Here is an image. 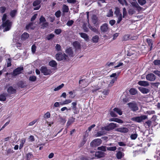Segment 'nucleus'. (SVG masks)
<instances>
[{"label":"nucleus","instance_id":"f257e3e1","mask_svg":"<svg viewBox=\"0 0 160 160\" xmlns=\"http://www.w3.org/2000/svg\"><path fill=\"white\" fill-rule=\"evenodd\" d=\"M117 124L116 123L111 122L108 125L102 127L101 130L102 131L105 130L108 131H111L118 127Z\"/></svg>","mask_w":160,"mask_h":160},{"label":"nucleus","instance_id":"f03ea898","mask_svg":"<svg viewBox=\"0 0 160 160\" xmlns=\"http://www.w3.org/2000/svg\"><path fill=\"white\" fill-rule=\"evenodd\" d=\"M127 104L131 110L133 112H136L139 109L137 103L134 101L129 102Z\"/></svg>","mask_w":160,"mask_h":160},{"label":"nucleus","instance_id":"7ed1b4c3","mask_svg":"<svg viewBox=\"0 0 160 160\" xmlns=\"http://www.w3.org/2000/svg\"><path fill=\"white\" fill-rule=\"evenodd\" d=\"M148 118V116L146 115H141L140 116L134 117L131 118L132 121L138 123L143 122V120Z\"/></svg>","mask_w":160,"mask_h":160},{"label":"nucleus","instance_id":"20e7f679","mask_svg":"<svg viewBox=\"0 0 160 160\" xmlns=\"http://www.w3.org/2000/svg\"><path fill=\"white\" fill-rule=\"evenodd\" d=\"M68 57V55H66L65 53H62L61 52H59L56 55L57 60L59 61L66 60Z\"/></svg>","mask_w":160,"mask_h":160},{"label":"nucleus","instance_id":"39448f33","mask_svg":"<svg viewBox=\"0 0 160 160\" xmlns=\"http://www.w3.org/2000/svg\"><path fill=\"white\" fill-rule=\"evenodd\" d=\"M2 26L4 28L3 30L4 32L9 31L11 28V22L9 20H7L6 21L2 22Z\"/></svg>","mask_w":160,"mask_h":160},{"label":"nucleus","instance_id":"423d86ee","mask_svg":"<svg viewBox=\"0 0 160 160\" xmlns=\"http://www.w3.org/2000/svg\"><path fill=\"white\" fill-rule=\"evenodd\" d=\"M102 141L100 139H96L92 141L90 143V146L92 147H96L99 146L102 143Z\"/></svg>","mask_w":160,"mask_h":160},{"label":"nucleus","instance_id":"0eeeda50","mask_svg":"<svg viewBox=\"0 0 160 160\" xmlns=\"http://www.w3.org/2000/svg\"><path fill=\"white\" fill-rule=\"evenodd\" d=\"M40 70L41 73L46 76L50 75L52 73V72L50 69H48L45 66H42Z\"/></svg>","mask_w":160,"mask_h":160},{"label":"nucleus","instance_id":"6e6552de","mask_svg":"<svg viewBox=\"0 0 160 160\" xmlns=\"http://www.w3.org/2000/svg\"><path fill=\"white\" fill-rule=\"evenodd\" d=\"M23 70V68L22 67H19L14 70L12 73V75L14 76H15L21 74L22 73V71Z\"/></svg>","mask_w":160,"mask_h":160},{"label":"nucleus","instance_id":"1a4fd4ad","mask_svg":"<svg viewBox=\"0 0 160 160\" xmlns=\"http://www.w3.org/2000/svg\"><path fill=\"white\" fill-rule=\"evenodd\" d=\"M100 29L102 33H106L109 30V27L108 24L104 23L100 27Z\"/></svg>","mask_w":160,"mask_h":160},{"label":"nucleus","instance_id":"9d476101","mask_svg":"<svg viewBox=\"0 0 160 160\" xmlns=\"http://www.w3.org/2000/svg\"><path fill=\"white\" fill-rule=\"evenodd\" d=\"M147 80L150 81H153L156 79V76L152 73L148 74L146 76Z\"/></svg>","mask_w":160,"mask_h":160},{"label":"nucleus","instance_id":"9b49d317","mask_svg":"<svg viewBox=\"0 0 160 160\" xmlns=\"http://www.w3.org/2000/svg\"><path fill=\"white\" fill-rule=\"evenodd\" d=\"M131 4L132 6L137 9V10L138 12L142 10V8L139 6L138 4L136 2H132L131 3Z\"/></svg>","mask_w":160,"mask_h":160},{"label":"nucleus","instance_id":"f8f14e48","mask_svg":"<svg viewBox=\"0 0 160 160\" xmlns=\"http://www.w3.org/2000/svg\"><path fill=\"white\" fill-rule=\"evenodd\" d=\"M72 110L73 111V113L74 114H77L79 112V111H78V109L77 107V102H73L72 103Z\"/></svg>","mask_w":160,"mask_h":160},{"label":"nucleus","instance_id":"ddd939ff","mask_svg":"<svg viewBox=\"0 0 160 160\" xmlns=\"http://www.w3.org/2000/svg\"><path fill=\"white\" fill-rule=\"evenodd\" d=\"M116 131L118 132L125 133L128 132L129 131V130L127 128L122 127L117 128Z\"/></svg>","mask_w":160,"mask_h":160},{"label":"nucleus","instance_id":"4468645a","mask_svg":"<svg viewBox=\"0 0 160 160\" xmlns=\"http://www.w3.org/2000/svg\"><path fill=\"white\" fill-rule=\"evenodd\" d=\"M138 89L142 93L144 94H147L150 92L149 89L143 87H139Z\"/></svg>","mask_w":160,"mask_h":160},{"label":"nucleus","instance_id":"2eb2a0df","mask_svg":"<svg viewBox=\"0 0 160 160\" xmlns=\"http://www.w3.org/2000/svg\"><path fill=\"white\" fill-rule=\"evenodd\" d=\"M7 92L8 93L13 94L16 93L17 90L16 89L14 88L12 86H10L7 89Z\"/></svg>","mask_w":160,"mask_h":160},{"label":"nucleus","instance_id":"dca6fc26","mask_svg":"<svg viewBox=\"0 0 160 160\" xmlns=\"http://www.w3.org/2000/svg\"><path fill=\"white\" fill-rule=\"evenodd\" d=\"M146 42L149 46L150 47V50H151L153 47V42L152 40L150 38H148L146 39Z\"/></svg>","mask_w":160,"mask_h":160},{"label":"nucleus","instance_id":"f3484780","mask_svg":"<svg viewBox=\"0 0 160 160\" xmlns=\"http://www.w3.org/2000/svg\"><path fill=\"white\" fill-rule=\"evenodd\" d=\"M73 45L76 50L80 49L81 48V45L78 41H75L73 42Z\"/></svg>","mask_w":160,"mask_h":160},{"label":"nucleus","instance_id":"a211bd4d","mask_svg":"<svg viewBox=\"0 0 160 160\" xmlns=\"http://www.w3.org/2000/svg\"><path fill=\"white\" fill-rule=\"evenodd\" d=\"M138 84L140 86L147 87L149 85L148 82L145 81H139Z\"/></svg>","mask_w":160,"mask_h":160},{"label":"nucleus","instance_id":"6ab92c4d","mask_svg":"<svg viewBox=\"0 0 160 160\" xmlns=\"http://www.w3.org/2000/svg\"><path fill=\"white\" fill-rule=\"evenodd\" d=\"M95 156L98 158H103L105 156V153L102 151L97 152L95 153Z\"/></svg>","mask_w":160,"mask_h":160},{"label":"nucleus","instance_id":"aec40b11","mask_svg":"<svg viewBox=\"0 0 160 160\" xmlns=\"http://www.w3.org/2000/svg\"><path fill=\"white\" fill-rule=\"evenodd\" d=\"M92 21L93 24L95 25L98 24V18L95 15H93L92 18Z\"/></svg>","mask_w":160,"mask_h":160},{"label":"nucleus","instance_id":"412c9836","mask_svg":"<svg viewBox=\"0 0 160 160\" xmlns=\"http://www.w3.org/2000/svg\"><path fill=\"white\" fill-rule=\"evenodd\" d=\"M65 52L70 57H72L73 52L71 47H69L66 49Z\"/></svg>","mask_w":160,"mask_h":160},{"label":"nucleus","instance_id":"4be33fe9","mask_svg":"<svg viewBox=\"0 0 160 160\" xmlns=\"http://www.w3.org/2000/svg\"><path fill=\"white\" fill-rule=\"evenodd\" d=\"M79 34L80 35V36L82 38H84L85 41H88L89 40V37L86 33L83 32H80L79 33Z\"/></svg>","mask_w":160,"mask_h":160},{"label":"nucleus","instance_id":"5701e85b","mask_svg":"<svg viewBox=\"0 0 160 160\" xmlns=\"http://www.w3.org/2000/svg\"><path fill=\"white\" fill-rule=\"evenodd\" d=\"M29 37V34L27 32H24L21 36V39L22 41H24Z\"/></svg>","mask_w":160,"mask_h":160},{"label":"nucleus","instance_id":"b1692460","mask_svg":"<svg viewBox=\"0 0 160 160\" xmlns=\"http://www.w3.org/2000/svg\"><path fill=\"white\" fill-rule=\"evenodd\" d=\"M75 118L73 117H70L66 125L68 127L72 123L75 121Z\"/></svg>","mask_w":160,"mask_h":160},{"label":"nucleus","instance_id":"393cba45","mask_svg":"<svg viewBox=\"0 0 160 160\" xmlns=\"http://www.w3.org/2000/svg\"><path fill=\"white\" fill-rule=\"evenodd\" d=\"M124 155V154L121 151H118L116 155V157L117 159H121Z\"/></svg>","mask_w":160,"mask_h":160},{"label":"nucleus","instance_id":"a878e982","mask_svg":"<svg viewBox=\"0 0 160 160\" xmlns=\"http://www.w3.org/2000/svg\"><path fill=\"white\" fill-rule=\"evenodd\" d=\"M130 94L131 95H135L138 93V91L136 89L134 88H131L129 90Z\"/></svg>","mask_w":160,"mask_h":160},{"label":"nucleus","instance_id":"bb28decb","mask_svg":"<svg viewBox=\"0 0 160 160\" xmlns=\"http://www.w3.org/2000/svg\"><path fill=\"white\" fill-rule=\"evenodd\" d=\"M49 65L52 67H56L57 65L56 62L54 60L50 61L48 63Z\"/></svg>","mask_w":160,"mask_h":160},{"label":"nucleus","instance_id":"cd10ccee","mask_svg":"<svg viewBox=\"0 0 160 160\" xmlns=\"http://www.w3.org/2000/svg\"><path fill=\"white\" fill-rule=\"evenodd\" d=\"M26 160H30L33 157V156L32 152H29L26 154Z\"/></svg>","mask_w":160,"mask_h":160},{"label":"nucleus","instance_id":"c85d7f7f","mask_svg":"<svg viewBox=\"0 0 160 160\" xmlns=\"http://www.w3.org/2000/svg\"><path fill=\"white\" fill-rule=\"evenodd\" d=\"M113 110L114 112H116L120 115H121L122 114V112L121 110L118 108H115L113 109Z\"/></svg>","mask_w":160,"mask_h":160},{"label":"nucleus","instance_id":"c756f323","mask_svg":"<svg viewBox=\"0 0 160 160\" xmlns=\"http://www.w3.org/2000/svg\"><path fill=\"white\" fill-rule=\"evenodd\" d=\"M99 38V36L96 35L92 37V40L93 42L96 43L98 42Z\"/></svg>","mask_w":160,"mask_h":160},{"label":"nucleus","instance_id":"7c9ffc66","mask_svg":"<svg viewBox=\"0 0 160 160\" xmlns=\"http://www.w3.org/2000/svg\"><path fill=\"white\" fill-rule=\"evenodd\" d=\"M26 142V139L25 138H23L21 140V142L20 144L19 149H21L23 147L24 144Z\"/></svg>","mask_w":160,"mask_h":160},{"label":"nucleus","instance_id":"2f4dec72","mask_svg":"<svg viewBox=\"0 0 160 160\" xmlns=\"http://www.w3.org/2000/svg\"><path fill=\"white\" fill-rule=\"evenodd\" d=\"M121 13L119 8L118 7H116L115 10L114 12V14L116 16L118 17L119 15H120Z\"/></svg>","mask_w":160,"mask_h":160},{"label":"nucleus","instance_id":"473e14b6","mask_svg":"<svg viewBox=\"0 0 160 160\" xmlns=\"http://www.w3.org/2000/svg\"><path fill=\"white\" fill-rule=\"evenodd\" d=\"M18 85L19 87L23 88L26 87V85L22 81H20L18 83Z\"/></svg>","mask_w":160,"mask_h":160},{"label":"nucleus","instance_id":"72a5a7b5","mask_svg":"<svg viewBox=\"0 0 160 160\" xmlns=\"http://www.w3.org/2000/svg\"><path fill=\"white\" fill-rule=\"evenodd\" d=\"M62 11L63 12H68L69 8L68 6L64 4L62 7Z\"/></svg>","mask_w":160,"mask_h":160},{"label":"nucleus","instance_id":"f704fd0d","mask_svg":"<svg viewBox=\"0 0 160 160\" xmlns=\"http://www.w3.org/2000/svg\"><path fill=\"white\" fill-rule=\"evenodd\" d=\"M41 0H36L33 2L32 5L33 6H36L38 5L41 3Z\"/></svg>","mask_w":160,"mask_h":160},{"label":"nucleus","instance_id":"c9c22d12","mask_svg":"<svg viewBox=\"0 0 160 160\" xmlns=\"http://www.w3.org/2000/svg\"><path fill=\"white\" fill-rule=\"evenodd\" d=\"M72 100L70 99H67L64 101L62 102H60L61 105H64L71 102Z\"/></svg>","mask_w":160,"mask_h":160},{"label":"nucleus","instance_id":"e433bc0d","mask_svg":"<svg viewBox=\"0 0 160 160\" xmlns=\"http://www.w3.org/2000/svg\"><path fill=\"white\" fill-rule=\"evenodd\" d=\"M54 37L55 35L54 34L52 33H51L47 35V36L46 37V38L48 40H49L53 38Z\"/></svg>","mask_w":160,"mask_h":160},{"label":"nucleus","instance_id":"4c0bfd02","mask_svg":"<svg viewBox=\"0 0 160 160\" xmlns=\"http://www.w3.org/2000/svg\"><path fill=\"white\" fill-rule=\"evenodd\" d=\"M7 67H9L11 66V59L10 58H8L7 60Z\"/></svg>","mask_w":160,"mask_h":160},{"label":"nucleus","instance_id":"58836bf2","mask_svg":"<svg viewBox=\"0 0 160 160\" xmlns=\"http://www.w3.org/2000/svg\"><path fill=\"white\" fill-rule=\"evenodd\" d=\"M29 80L30 81L35 82L37 80V77L35 76H30L29 77Z\"/></svg>","mask_w":160,"mask_h":160},{"label":"nucleus","instance_id":"ea45409f","mask_svg":"<svg viewBox=\"0 0 160 160\" xmlns=\"http://www.w3.org/2000/svg\"><path fill=\"white\" fill-rule=\"evenodd\" d=\"M119 2L122 5H123L125 4L127 6L128 5V3L126 0H118Z\"/></svg>","mask_w":160,"mask_h":160},{"label":"nucleus","instance_id":"a19ab883","mask_svg":"<svg viewBox=\"0 0 160 160\" xmlns=\"http://www.w3.org/2000/svg\"><path fill=\"white\" fill-rule=\"evenodd\" d=\"M17 13V11L15 10H14L11 11L10 12V14L12 17H14Z\"/></svg>","mask_w":160,"mask_h":160},{"label":"nucleus","instance_id":"79ce46f5","mask_svg":"<svg viewBox=\"0 0 160 160\" xmlns=\"http://www.w3.org/2000/svg\"><path fill=\"white\" fill-rule=\"evenodd\" d=\"M98 149L99 150H100L101 151L105 152L106 150V147L104 146H101L100 147H98Z\"/></svg>","mask_w":160,"mask_h":160},{"label":"nucleus","instance_id":"37998d69","mask_svg":"<svg viewBox=\"0 0 160 160\" xmlns=\"http://www.w3.org/2000/svg\"><path fill=\"white\" fill-rule=\"evenodd\" d=\"M118 19L117 21V23L118 24H119L122 20V13H121L120 15H119L118 17Z\"/></svg>","mask_w":160,"mask_h":160},{"label":"nucleus","instance_id":"c03bdc74","mask_svg":"<svg viewBox=\"0 0 160 160\" xmlns=\"http://www.w3.org/2000/svg\"><path fill=\"white\" fill-rule=\"evenodd\" d=\"M6 8L4 6H1L0 7V12L1 13H3L5 11Z\"/></svg>","mask_w":160,"mask_h":160},{"label":"nucleus","instance_id":"a18cd8bd","mask_svg":"<svg viewBox=\"0 0 160 160\" xmlns=\"http://www.w3.org/2000/svg\"><path fill=\"white\" fill-rule=\"evenodd\" d=\"M64 86V84L63 83H62L61 85L57 87V88H55L54 89V91H57L59 90L61 88H62Z\"/></svg>","mask_w":160,"mask_h":160},{"label":"nucleus","instance_id":"49530a36","mask_svg":"<svg viewBox=\"0 0 160 160\" xmlns=\"http://www.w3.org/2000/svg\"><path fill=\"white\" fill-rule=\"evenodd\" d=\"M113 16V12L112 9L109 10L108 12V13L107 16L108 17H112Z\"/></svg>","mask_w":160,"mask_h":160},{"label":"nucleus","instance_id":"de8ad7c7","mask_svg":"<svg viewBox=\"0 0 160 160\" xmlns=\"http://www.w3.org/2000/svg\"><path fill=\"white\" fill-rule=\"evenodd\" d=\"M6 97L3 94H0V101H4L6 100Z\"/></svg>","mask_w":160,"mask_h":160},{"label":"nucleus","instance_id":"09e8293b","mask_svg":"<svg viewBox=\"0 0 160 160\" xmlns=\"http://www.w3.org/2000/svg\"><path fill=\"white\" fill-rule=\"evenodd\" d=\"M117 149V148L116 147H108L107 148V149L108 151H115Z\"/></svg>","mask_w":160,"mask_h":160},{"label":"nucleus","instance_id":"8fccbe9b","mask_svg":"<svg viewBox=\"0 0 160 160\" xmlns=\"http://www.w3.org/2000/svg\"><path fill=\"white\" fill-rule=\"evenodd\" d=\"M138 3L142 6L145 4L146 3V0H138Z\"/></svg>","mask_w":160,"mask_h":160},{"label":"nucleus","instance_id":"3c124183","mask_svg":"<svg viewBox=\"0 0 160 160\" xmlns=\"http://www.w3.org/2000/svg\"><path fill=\"white\" fill-rule=\"evenodd\" d=\"M55 15L57 18H59L61 16V12L60 11L58 10L55 13Z\"/></svg>","mask_w":160,"mask_h":160},{"label":"nucleus","instance_id":"603ef678","mask_svg":"<svg viewBox=\"0 0 160 160\" xmlns=\"http://www.w3.org/2000/svg\"><path fill=\"white\" fill-rule=\"evenodd\" d=\"M51 117V114L50 113L48 112L44 115V118H49Z\"/></svg>","mask_w":160,"mask_h":160},{"label":"nucleus","instance_id":"864d4df0","mask_svg":"<svg viewBox=\"0 0 160 160\" xmlns=\"http://www.w3.org/2000/svg\"><path fill=\"white\" fill-rule=\"evenodd\" d=\"M46 21L45 18L43 16H41L39 19V23H41Z\"/></svg>","mask_w":160,"mask_h":160},{"label":"nucleus","instance_id":"5fc2aeb1","mask_svg":"<svg viewBox=\"0 0 160 160\" xmlns=\"http://www.w3.org/2000/svg\"><path fill=\"white\" fill-rule=\"evenodd\" d=\"M66 121V120L65 118L62 117H61L59 118V122L61 123L64 124L65 123Z\"/></svg>","mask_w":160,"mask_h":160},{"label":"nucleus","instance_id":"6e6d98bb","mask_svg":"<svg viewBox=\"0 0 160 160\" xmlns=\"http://www.w3.org/2000/svg\"><path fill=\"white\" fill-rule=\"evenodd\" d=\"M87 139H86V137L85 136H83V140L80 143L81 146H83L84 144L86 143Z\"/></svg>","mask_w":160,"mask_h":160},{"label":"nucleus","instance_id":"4d7b16f0","mask_svg":"<svg viewBox=\"0 0 160 160\" xmlns=\"http://www.w3.org/2000/svg\"><path fill=\"white\" fill-rule=\"evenodd\" d=\"M36 47L35 44H33L31 47L32 52V53H34L36 51Z\"/></svg>","mask_w":160,"mask_h":160},{"label":"nucleus","instance_id":"13d9d810","mask_svg":"<svg viewBox=\"0 0 160 160\" xmlns=\"http://www.w3.org/2000/svg\"><path fill=\"white\" fill-rule=\"evenodd\" d=\"M138 137V134L137 133L132 134L130 136L131 139L132 140L135 139Z\"/></svg>","mask_w":160,"mask_h":160},{"label":"nucleus","instance_id":"bf43d9fd","mask_svg":"<svg viewBox=\"0 0 160 160\" xmlns=\"http://www.w3.org/2000/svg\"><path fill=\"white\" fill-rule=\"evenodd\" d=\"M74 21L72 20H70L68 21L67 23V25L68 26H71L73 23Z\"/></svg>","mask_w":160,"mask_h":160},{"label":"nucleus","instance_id":"052dcab7","mask_svg":"<svg viewBox=\"0 0 160 160\" xmlns=\"http://www.w3.org/2000/svg\"><path fill=\"white\" fill-rule=\"evenodd\" d=\"M122 13H123L122 17L123 18H124L127 14V10L125 8H123Z\"/></svg>","mask_w":160,"mask_h":160},{"label":"nucleus","instance_id":"680f3d73","mask_svg":"<svg viewBox=\"0 0 160 160\" xmlns=\"http://www.w3.org/2000/svg\"><path fill=\"white\" fill-rule=\"evenodd\" d=\"M88 27L91 30L94 32H96L98 31L97 29L94 27L90 25L89 26L88 25Z\"/></svg>","mask_w":160,"mask_h":160},{"label":"nucleus","instance_id":"e2e57ef3","mask_svg":"<svg viewBox=\"0 0 160 160\" xmlns=\"http://www.w3.org/2000/svg\"><path fill=\"white\" fill-rule=\"evenodd\" d=\"M130 35H125L123 38V39L124 41H127L130 38Z\"/></svg>","mask_w":160,"mask_h":160},{"label":"nucleus","instance_id":"0e129e2a","mask_svg":"<svg viewBox=\"0 0 160 160\" xmlns=\"http://www.w3.org/2000/svg\"><path fill=\"white\" fill-rule=\"evenodd\" d=\"M154 64L155 65H160V60H155L153 62Z\"/></svg>","mask_w":160,"mask_h":160},{"label":"nucleus","instance_id":"69168bd1","mask_svg":"<svg viewBox=\"0 0 160 160\" xmlns=\"http://www.w3.org/2000/svg\"><path fill=\"white\" fill-rule=\"evenodd\" d=\"M55 48L56 50L58 51H60L61 50V46L59 44H56Z\"/></svg>","mask_w":160,"mask_h":160},{"label":"nucleus","instance_id":"338daca9","mask_svg":"<svg viewBox=\"0 0 160 160\" xmlns=\"http://www.w3.org/2000/svg\"><path fill=\"white\" fill-rule=\"evenodd\" d=\"M48 22H43V23L42 25V28H46L48 26Z\"/></svg>","mask_w":160,"mask_h":160},{"label":"nucleus","instance_id":"774afa93","mask_svg":"<svg viewBox=\"0 0 160 160\" xmlns=\"http://www.w3.org/2000/svg\"><path fill=\"white\" fill-rule=\"evenodd\" d=\"M153 72L156 75L160 77V71L155 70L153 71Z\"/></svg>","mask_w":160,"mask_h":160}]
</instances>
